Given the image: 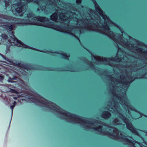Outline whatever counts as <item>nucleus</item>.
I'll use <instances>...</instances> for the list:
<instances>
[{"label": "nucleus", "mask_w": 147, "mask_h": 147, "mask_svg": "<svg viewBox=\"0 0 147 147\" xmlns=\"http://www.w3.org/2000/svg\"><path fill=\"white\" fill-rule=\"evenodd\" d=\"M124 137H122V139L124 140L125 141H126L127 142H129L131 144L132 146H133L135 147V146H134L135 143L134 142V141L129 139L128 138H127V137H125V136H124Z\"/></svg>", "instance_id": "9d476101"}, {"label": "nucleus", "mask_w": 147, "mask_h": 147, "mask_svg": "<svg viewBox=\"0 0 147 147\" xmlns=\"http://www.w3.org/2000/svg\"><path fill=\"white\" fill-rule=\"evenodd\" d=\"M7 22L9 24H13V29L11 30H10L8 28H6L9 31V36L11 38V39L8 40L7 41L9 42V43L12 46L16 45L19 47H24L26 48L30 49L36 50V49L33 48L31 47H30L23 43L21 41L18 39L14 35L13 32L12 31V30H15V27L14 26V24L17 23V24H19L18 23H10L8 21Z\"/></svg>", "instance_id": "f03ea898"}, {"label": "nucleus", "mask_w": 147, "mask_h": 147, "mask_svg": "<svg viewBox=\"0 0 147 147\" xmlns=\"http://www.w3.org/2000/svg\"><path fill=\"white\" fill-rule=\"evenodd\" d=\"M2 92H1L0 91V96H2Z\"/></svg>", "instance_id": "5701e85b"}, {"label": "nucleus", "mask_w": 147, "mask_h": 147, "mask_svg": "<svg viewBox=\"0 0 147 147\" xmlns=\"http://www.w3.org/2000/svg\"><path fill=\"white\" fill-rule=\"evenodd\" d=\"M57 110L59 111V110H60L59 109H58Z\"/></svg>", "instance_id": "2f4dec72"}, {"label": "nucleus", "mask_w": 147, "mask_h": 147, "mask_svg": "<svg viewBox=\"0 0 147 147\" xmlns=\"http://www.w3.org/2000/svg\"><path fill=\"white\" fill-rule=\"evenodd\" d=\"M4 2L5 3V6L6 7V8L9 5V0H4Z\"/></svg>", "instance_id": "2eb2a0df"}, {"label": "nucleus", "mask_w": 147, "mask_h": 147, "mask_svg": "<svg viewBox=\"0 0 147 147\" xmlns=\"http://www.w3.org/2000/svg\"><path fill=\"white\" fill-rule=\"evenodd\" d=\"M28 19L23 21L24 25L32 24L51 28L61 32L59 22L57 21L51 22L49 18L44 17H34L33 13L29 12L27 14ZM54 22V21H53Z\"/></svg>", "instance_id": "f257e3e1"}, {"label": "nucleus", "mask_w": 147, "mask_h": 147, "mask_svg": "<svg viewBox=\"0 0 147 147\" xmlns=\"http://www.w3.org/2000/svg\"><path fill=\"white\" fill-rule=\"evenodd\" d=\"M26 98H30V97L26 96ZM38 106L48 108L47 110H57V106L54 103L42 97H40L39 100L30 98Z\"/></svg>", "instance_id": "7ed1b4c3"}, {"label": "nucleus", "mask_w": 147, "mask_h": 147, "mask_svg": "<svg viewBox=\"0 0 147 147\" xmlns=\"http://www.w3.org/2000/svg\"><path fill=\"white\" fill-rule=\"evenodd\" d=\"M59 111H49V112H59ZM73 111L74 112H95L96 111H102V112H105L103 114L102 117L104 119H107L109 118L111 116L110 113L109 112H131L132 111H134L139 113L142 112H147V111Z\"/></svg>", "instance_id": "39448f33"}, {"label": "nucleus", "mask_w": 147, "mask_h": 147, "mask_svg": "<svg viewBox=\"0 0 147 147\" xmlns=\"http://www.w3.org/2000/svg\"><path fill=\"white\" fill-rule=\"evenodd\" d=\"M16 104V102L15 101H14L13 102V105H14V106H15V105Z\"/></svg>", "instance_id": "412c9836"}, {"label": "nucleus", "mask_w": 147, "mask_h": 147, "mask_svg": "<svg viewBox=\"0 0 147 147\" xmlns=\"http://www.w3.org/2000/svg\"><path fill=\"white\" fill-rule=\"evenodd\" d=\"M0 55L3 58H4V56L3 55H2V54H0Z\"/></svg>", "instance_id": "b1692460"}, {"label": "nucleus", "mask_w": 147, "mask_h": 147, "mask_svg": "<svg viewBox=\"0 0 147 147\" xmlns=\"http://www.w3.org/2000/svg\"><path fill=\"white\" fill-rule=\"evenodd\" d=\"M60 54L61 55L62 58L65 59L69 60V55L66 53H61Z\"/></svg>", "instance_id": "f8f14e48"}, {"label": "nucleus", "mask_w": 147, "mask_h": 147, "mask_svg": "<svg viewBox=\"0 0 147 147\" xmlns=\"http://www.w3.org/2000/svg\"><path fill=\"white\" fill-rule=\"evenodd\" d=\"M17 77L16 76H14L12 78L11 77L8 78V82L14 83L16 82L15 81H13V80H16Z\"/></svg>", "instance_id": "9b49d317"}, {"label": "nucleus", "mask_w": 147, "mask_h": 147, "mask_svg": "<svg viewBox=\"0 0 147 147\" xmlns=\"http://www.w3.org/2000/svg\"><path fill=\"white\" fill-rule=\"evenodd\" d=\"M99 131V132H102V131H100V130H99V131Z\"/></svg>", "instance_id": "cd10ccee"}, {"label": "nucleus", "mask_w": 147, "mask_h": 147, "mask_svg": "<svg viewBox=\"0 0 147 147\" xmlns=\"http://www.w3.org/2000/svg\"><path fill=\"white\" fill-rule=\"evenodd\" d=\"M1 38H3V39L5 40H6L7 39L8 36L5 34H2L1 35V36H0V39L1 40L2 39L1 38Z\"/></svg>", "instance_id": "ddd939ff"}, {"label": "nucleus", "mask_w": 147, "mask_h": 147, "mask_svg": "<svg viewBox=\"0 0 147 147\" xmlns=\"http://www.w3.org/2000/svg\"><path fill=\"white\" fill-rule=\"evenodd\" d=\"M13 98L15 100H16L17 99V97L16 96H14Z\"/></svg>", "instance_id": "4be33fe9"}, {"label": "nucleus", "mask_w": 147, "mask_h": 147, "mask_svg": "<svg viewBox=\"0 0 147 147\" xmlns=\"http://www.w3.org/2000/svg\"><path fill=\"white\" fill-rule=\"evenodd\" d=\"M102 127L101 126H99L98 127H95V128H94L93 129H94L95 130H97L98 129H100V130H101L102 129Z\"/></svg>", "instance_id": "f3484780"}, {"label": "nucleus", "mask_w": 147, "mask_h": 147, "mask_svg": "<svg viewBox=\"0 0 147 147\" xmlns=\"http://www.w3.org/2000/svg\"><path fill=\"white\" fill-rule=\"evenodd\" d=\"M68 116L78 119L83 123H88V122H89L88 120L83 119L82 118L80 117L77 115L75 114H71L70 115H68Z\"/></svg>", "instance_id": "6e6552de"}, {"label": "nucleus", "mask_w": 147, "mask_h": 147, "mask_svg": "<svg viewBox=\"0 0 147 147\" xmlns=\"http://www.w3.org/2000/svg\"><path fill=\"white\" fill-rule=\"evenodd\" d=\"M11 111V117H12V113H13V111Z\"/></svg>", "instance_id": "393cba45"}, {"label": "nucleus", "mask_w": 147, "mask_h": 147, "mask_svg": "<svg viewBox=\"0 0 147 147\" xmlns=\"http://www.w3.org/2000/svg\"><path fill=\"white\" fill-rule=\"evenodd\" d=\"M121 32L122 33V34L123 32H122L121 31Z\"/></svg>", "instance_id": "7c9ffc66"}, {"label": "nucleus", "mask_w": 147, "mask_h": 147, "mask_svg": "<svg viewBox=\"0 0 147 147\" xmlns=\"http://www.w3.org/2000/svg\"><path fill=\"white\" fill-rule=\"evenodd\" d=\"M21 96L22 97H24V99L28 100V101H31L32 102L35 104L36 105V104L35 102H34L32 100V99L31 98H26V96H28L30 97H30V98H35V99H37V100H39V99H40V97H38V98H36L34 97H32V96H30L28 95H25V94H22V95H21ZM40 97V96H39V97ZM22 100H23V99H22Z\"/></svg>", "instance_id": "1a4fd4ad"}, {"label": "nucleus", "mask_w": 147, "mask_h": 147, "mask_svg": "<svg viewBox=\"0 0 147 147\" xmlns=\"http://www.w3.org/2000/svg\"><path fill=\"white\" fill-rule=\"evenodd\" d=\"M146 134H147V131L146 132Z\"/></svg>", "instance_id": "c756f323"}, {"label": "nucleus", "mask_w": 147, "mask_h": 147, "mask_svg": "<svg viewBox=\"0 0 147 147\" xmlns=\"http://www.w3.org/2000/svg\"><path fill=\"white\" fill-rule=\"evenodd\" d=\"M12 7H15V11L17 15H19L20 16H23V12L25 11L27 7V4L25 1L20 0L19 2L14 4Z\"/></svg>", "instance_id": "20e7f679"}, {"label": "nucleus", "mask_w": 147, "mask_h": 147, "mask_svg": "<svg viewBox=\"0 0 147 147\" xmlns=\"http://www.w3.org/2000/svg\"><path fill=\"white\" fill-rule=\"evenodd\" d=\"M41 52H43V51H41Z\"/></svg>", "instance_id": "473e14b6"}, {"label": "nucleus", "mask_w": 147, "mask_h": 147, "mask_svg": "<svg viewBox=\"0 0 147 147\" xmlns=\"http://www.w3.org/2000/svg\"><path fill=\"white\" fill-rule=\"evenodd\" d=\"M105 134L108 136H114V135L113 133H111L109 131H106V133H105Z\"/></svg>", "instance_id": "dca6fc26"}, {"label": "nucleus", "mask_w": 147, "mask_h": 147, "mask_svg": "<svg viewBox=\"0 0 147 147\" xmlns=\"http://www.w3.org/2000/svg\"><path fill=\"white\" fill-rule=\"evenodd\" d=\"M69 71L71 72L78 71H79L78 70L76 69H70Z\"/></svg>", "instance_id": "a211bd4d"}, {"label": "nucleus", "mask_w": 147, "mask_h": 147, "mask_svg": "<svg viewBox=\"0 0 147 147\" xmlns=\"http://www.w3.org/2000/svg\"><path fill=\"white\" fill-rule=\"evenodd\" d=\"M118 131H119V130L118 129H116V130H115V133H118L117 132H118Z\"/></svg>", "instance_id": "aec40b11"}, {"label": "nucleus", "mask_w": 147, "mask_h": 147, "mask_svg": "<svg viewBox=\"0 0 147 147\" xmlns=\"http://www.w3.org/2000/svg\"><path fill=\"white\" fill-rule=\"evenodd\" d=\"M93 123V122H92V123H91V124H92Z\"/></svg>", "instance_id": "c85d7f7f"}, {"label": "nucleus", "mask_w": 147, "mask_h": 147, "mask_svg": "<svg viewBox=\"0 0 147 147\" xmlns=\"http://www.w3.org/2000/svg\"><path fill=\"white\" fill-rule=\"evenodd\" d=\"M4 76L2 74H0V83H2L3 81Z\"/></svg>", "instance_id": "4468645a"}, {"label": "nucleus", "mask_w": 147, "mask_h": 147, "mask_svg": "<svg viewBox=\"0 0 147 147\" xmlns=\"http://www.w3.org/2000/svg\"><path fill=\"white\" fill-rule=\"evenodd\" d=\"M115 121H118V120H117V119H115Z\"/></svg>", "instance_id": "bb28decb"}, {"label": "nucleus", "mask_w": 147, "mask_h": 147, "mask_svg": "<svg viewBox=\"0 0 147 147\" xmlns=\"http://www.w3.org/2000/svg\"><path fill=\"white\" fill-rule=\"evenodd\" d=\"M83 59H87L86 58H84V57L83 58Z\"/></svg>", "instance_id": "a878e982"}, {"label": "nucleus", "mask_w": 147, "mask_h": 147, "mask_svg": "<svg viewBox=\"0 0 147 147\" xmlns=\"http://www.w3.org/2000/svg\"><path fill=\"white\" fill-rule=\"evenodd\" d=\"M10 20V17L5 15H0V26L5 28H9L10 30L13 29V26L12 24H9L7 21Z\"/></svg>", "instance_id": "423d86ee"}, {"label": "nucleus", "mask_w": 147, "mask_h": 147, "mask_svg": "<svg viewBox=\"0 0 147 147\" xmlns=\"http://www.w3.org/2000/svg\"><path fill=\"white\" fill-rule=\"evenodd\" d=\"M121 119L125 124L127 129L130 130L133 134H137L138 133L135 128L134 127L131 123L128 121V119L121 114Z\"/></svg>", "instance_id": "0eeeda50"}, {"label": "nucleus", "mask_w": 147, "mask_h": 147, "mask_svg": "<svg viewBox=\"0 0 147 147\" xmlns=\"http://www.w3.org/2000/svg\"><path fill=\"white\" fill-rule=\"evenodd\" d=\"M14 107H15V106H14V105H12L11 106H10V109L12 110H13V108H14Z\"/></svg>", "instance_id": "6ab92c4d"}]
</instances>
